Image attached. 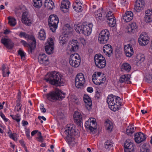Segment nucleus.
<instances>
[{"instance_id": "42", "label": "nucleus", "mask_w": 152, "mask_h": 152, "mask_svg": "<svg viewBox=\"0 0 152 152\" xmlns=\"http://www.w3.org/2000/svg\"><path fill=\"white\" fill-rule=\"evenodd\" d=\"M20 99L18 97L16 101V104L15 108V111H17L19 112L21 110L22 104L20 102Z\"/></svg>"}, {"instance_id": "44", "label": "nucleus", "mask_w": 152, "mask_h": 152, "mask_svg": "<svg viewBox=\"0 0 152 152\" xmlns=\"http://www.w3.org/2000/svg\"><path fill=\"white\" fill-rule=\"evenodd\" d=\"M145 60V56L143 55L139 54L137 55L136 57V61H137V64H140L143 62Z\"/></svg>"}, {"instance_id": "15", "label": "nucleus", "mask_w": 152, "mask_h": 152, "mask_svg": "<svg viewBox=\"0 0 152 152\" xmlns=\"http://www.w3.org/2000/svg\"><path fill=\"white\" fill-rule=\"evenodd\" d=\"M1 42L8 49L12 50L14 47V43L9 38H2L1 39Z\"/></svg>"}, {"instance_id": "9", "label": "nucleus", "mask_w": 152, "mask_h": 152, "mask_svg": "<svg viewBox=\"0 0 152 152\" xmlns=\"http://www.w3.org/2000/svg\"><path fill=\"white\" fill-rule=\"evenodd\" d=\"M110 33L108 30H103L100 32L99 37L98 41L99 43L102 44L106 43L109 40Z\"/></svg>"}, {"instance_id": "39", "label": "nucleus", "mask_w": 152, "mask_h": 152, "mask_svg": "<svg viewBox=\"0 0 152 152\" xmlns=\"http://www.w3.org/2000/svg\"><path fill=\"white\" fill-rule=\"evenodd\" d=\"M46 36L45 31L44 29H41L39 32L38 38L40 40H44Z\"/></svg>"}, {"instance_id": "26", "label": "nucleus", "mask_w": 152, "mask_h": 152, "mask_svg": "<svg viewBox=\"0 0 152 152\" xmlns=\"http://www.w3.org/2000/svg\"><path fill=\"white\" fill-rule=\"evenodd\" d=\"M133 13L130 11L127 12L122 16V19L124 21L128 22L132 20L133 18Z\"/></svg>"}, {"instance_id": "8", "label": "nucleus", "mask_w": 152, "mask_h": 152, "mask_svg": "<svg viewBox=\"0 0 152 152\" xmlns=\"http://www.w3.org/2000/svg\"><path fill=\"white\" fill-rule=\"evenodd\" d=\"M59 22L58 18L56 15H50L48 19V25L53 32L55 31Z\"/></svg>"}, {"instance_id": "13", "label": "nucleus", "mask_w": 152, "mask_h": 152, "mask_svg": "<svg viewBox=\"0 0 152 152\" xmlns=\"http://www.w3.org/2000/svg\"><path fill=\"white\" fill-rule=\"evenodd\" d=\"M54 45L53 39L51 37L48 38L45 46V50L48 54H50L53 53Z\"/></svg>"}, {"instance_id": "56", "label": "nucleus", "mask_w": 152, "mask_h": 152, "mask_svg": "<svg viewBox=\"0 0 152 152\" xmlns=\"http://www.w3.org/2000/svg\"><path fill=\"white\" fill-rule=\"evenodd\" d=\"M44 106L43 104H41L40 105V108L41 112L43 113H45L46 112V110L44 108Z\"/></svg>"}, {"instance_id": "40", "label": "nucleus", "mask_w": 152, "mask_h": 152, "mask_svg": "<svg viewBox=\"0 0 152 152\" xmlns=\"http://www.w3.org/2000/svg\"><path fill=\"white\" fill-rule=\"evenodd\" d=\"M80 4L81 3L78 2H76L74 3L73 7L74 10L76 12H79L82 11V7L81 6Z\"/></svg>"}, {"instance_id": "55", "label": "nucleus", "mask_w": 152, "mask_h": 152, "mask_svg": "<svg viewBox=\"0 0 152 152\" xmlns=\"http://www.w3.org/2000/svg\"><path fill=\"white\" fill-rule=\"evenodd\" d=\"M0 115L2 118L3 119L4 121L6 122L8 121V120L7 118H6L4 115L2 113V112H0Z\"/></svg>"}, {"instance_id": "16", "label": "nucleus", "mask_w": 152, "mask_h": 152, "mask_svg": "<svg viewBox=\"0 0 152 152\" xmlns=\"http://www.w3.org/2000/svg\"><path fill=\"white\" fill-rule=\"evenodd\" d=\"M124 147V152H133L134 148V144L132 141L128 140L125 142Z\"/></svg>"}, {"instance_id": "53", "label": "nucleus", "mask_w": 152, "mask_h": 152, "mask_svg": "<svg viewBox=\"0 0 152 152\" xmlns=\"http://www.w3.org/2000/svg\"><path fill=\"white\" fill-rule=\"evenodd\" d=\"M106 17L107 19L108 18H113L114 17L113 15V14L111 11H109L107 12V14L106 15Z\"/></svg>"}, {"instance_id": "49", "label": "nucleus", "mask_w": 152, "mask_h": 152, "mask_svg": "<svg viewBox=\"0 0 152 152\" xmlns=\"http://www.w3.org/2000/svg\"><path fill=\"white\" fill-rule=\"evenodd\" d=\"M10 116L14 120L16 121L17 122H19L20 120V115L17 114L15 115H11Z\"/></svg>"}, {"instance_id": "10", "label": "nucleus", "mask_w": 152, "mask_h": 152, "mask_svg": "<svg viewBox=\"0 0 152 152\" xmlns=\"http://www.w3.org/2000/svg\"><path fill=\"white\" fill-rule=\"evenodd\" d=\"M81 61L80 57L77 53L72 54L70 57L69 63L70 65L74 67H78Z\"/></svg>"}, {"instance_id": "23", "label": "nucleus", "mask_w": 152, "mask_h": 152, "mask_svg": "<svg viewBox=\"0 0 152 152\" xmlns=\"http://www.w3.org/2000/svg\"><path fill=\"white\" fill-rule=\"evenodd\" d=\"M70 5V3L68 0H63L61 4V9L64 13L67 12Z\"/></svg>"}, {"instance_id": "3", "label": "nucleus", "mask_w": 152, "mask_h": 152, "mask_svg": "<svg viewBox=\"0 0 152 152\" xmlns=\"http://www.w3.org/2000/svg\"><path fill=\"white\" fill-rule=\"evenodd\" d=\"M120 100L121 99L120 97L111 94L107 96V102L110 109L115 111L120 109V106L122 105Z\"/></svg>"}, {"instance_id": "7", "label": "nucleus", "mask_w": 152, "mask_h": 152, "mask_svg": "<svg viewBox=\"0 0 152 152\" xmlns=\"http://www.w3.org/2000/svg\"><path fill=\"white\" fill-rule=\"evenodd\" d=\"M96 66L100 69L104 68L106 65L105 58L101 54H96L94 56Z\"/></svg>"}, {"instance_id": "63", "label": "nucleus", "mask_w": 152, "mask_h": 152, "mask_svg": "<svg viewBox=\"0 0 152 152\" xmlns=\"http://www.w3.org/2000/svg\"><path fill=\"white\" fill-rule=\"evenodd\" d=\"M38 118L39 120H41L42 119L44 121H45L46 120V118H45L43 116H39L38 117Z\"/></svg>"}, {"instance_id": "50", "label": "nucleus", "mask_w": 152, "mask_h": 152, "mask_svg": "<svg viewBox=\"0 0 152 152\" xmlns=\"http://www.w3.org/2000/svg\"><path fill=\"white\" fill-rule=\"evenodd\" d=\"M145 80L146 82L148 83L152 82V75H147L146 76Z\"/></svg>"}, {"instance_id": "2", "label": "nucleus", "mask_w": 152, "mask_h": 152, "mask_svg": "<svg viewBox=\"0 0 152 152\" xmlns=\"http://www.w3.org/2000/svg\"><path fill=\"white\" fill-rule=\"evenodd\" d=\"M46 82L53 85L63 86L64 83V80L63 75L60 73L54 71L48 75L45 79Z\"/></svg>"}, {"instance_id": "34", "label": "nucleus", "mask_w": 152, "mask_h": 152, "mask_svg": "<svg viewBox=\"0 0 152 152\" xmlns=\"http://www.w3.org/2000/svg\"><path fill=\"white\" fill-rule=\"evenodd\" d=\"M106 129L109 132H111L113 128V124L109 120L106 121L104 123Z\"/></svg>"}, {"instance_id": "62", "label": "nucleus", "mask_w": 152, "mask_h": 152, "mask_svg": "<svg viewBox=\"0 0 152 152\" xmlns=\"http://www.w3.org/2000/svg\"><path fill=\"white\" fill-rule=\"evenodd\" d=\"M38 132V130H34L32 132H31V136H34V135L35 134H36L37 132Z\"/></svg>"}, {"instance_id": "52", "label": "nucleus", "mask_w": 152, "mask_h": 152, "mask_svg": "<svg viewBox=\"0 0 152 152\" xmlns=\"http://www.w3.org/2000/svg\"><path fill=\"white\" fill-rule=\"evenodd\" d=\"M38 135L39 136L37 137L38 141L39 142H42L43 141V139L41 132H39L38 133Z\"/></svg>"}, {"instance_id": "41", "label": "nucleus", "mask_w": 152, "mask_h": 152, "mask_svg": "<svg viewBox=\"0 0 152 152\" xmlns=\"http://www.w3.org/2000/svg\"><path fill=\"white\" fill-rule=\"evenodd\" d=\"M1 67L3 76L4 77H8L10 73L8 68L6 67L4 64H3Z\"/></svg>"}, {"instance_id": "17", "label": "nucleus", "mask_w": 152, "mask_h": 152, "mask_svg": "<svg viewBox=\"0 0 152 152\" xmlns=\"http://www.w3.org/2000/svg\"><path fill=\"white\" fill-rule=\"evenodd\" d=\"M22 21L24 24L28 26H30L32 22L31 18L29 17L28 12H24L22 16Z\"/></svg>"}, {"instance_id": "25", "label": "nucleus", "mask_w": 152, "mask_h": 152, "mask_svg": "<svg viewBox=\"0 0 152 152\" xmlns=\"http://www.w3.org/2000/svg\"><path fill=\"white\" fill-rule=\"evenodd\" d=\"M83 100L86 108L90 110L91 109L92 105V101L88 95L85 94L83 97Z\"/></svg>"}, {"instance_id": "12", "label": "nucleus", "mask_w": 152, "mask_h": 152, "mask_svg": "<svg viewBox=\"0 0 152 152\" xmlns=\"http://www.w3.org/2000/svg\"><path fill=\"white\" fill-rule=\"evenodd\" d=\"M96 119L93 118H90L85 122V127L93 132L96 129Z\"/></svg>"}, {"instance_id": "33", "label": "nucleus", "mask_w": 152, "mask_h": 152, "mask_svg": "<svg viewBox=\"0 0 152 152\" xmlns=\"http://www.w3.org/2000/svg\"><path fill=\"white\" fill-rule=\"evenodd\" d=\"M44 5L45 7L48 9H52L54 7V3L51 0H45Z\"/></svg>"}, {"instance_id": "21", "label": "nucleus", "mask_w": 152, "mask_h": 152, "mask_svg": "<svg viewBox=\"0 0 152 152\" xmlns=\"http://www.w3.org/2000/svg\"><path fill=\"white\" fill-rule=\"evenodd\" d=\"M38 61L41 64L46 65L48 64L49 60L48 57L44 53H40L38 57Z\"/></svg>"}, {"instance_id": "32", "label": "nucleus", "mask_w": 152, "mask_h": 152, "mask_svg": "<svg viewBox=\"0 0 152 152\" xmlns=\"http://www.w3.org/2000/svg\"><path fill=\"white\" fill-rule=\"evenodd\" d=\"M79 43L77 40H73L71 42V46L70 50L72 51L75 52L79 48Z\"/></svg>"}, {"instance_id": "1", "label": "nucleus", "mask_w": 152, "mask_h": 152, "mask_svg": "<svg viewBox=\"0 0 152 152\" xmlns=\"http://www.w3.org/2000/svg\"><path fill=\"white\" fill-rule=\"evenodd\" d=\"M75 128V125L71 124H67L66 127L65 128L64 132L66 135L65 139L70 146H73L76 144L73 136L77 135L79 134V131Z\"/></svg>"}, {"instance_id": "45", "label": "nucleus", "mask_w": 152, "mask_h": 152, "mask_svg": "<svg viewBox=\"0 0 152 152\" xmlns=\"http://www.w3.org/2000/svg\"><path fill=\"white\" fill-rule=\"evenodd\" d=\"M137 26L135 23L133 22L130 24L129 27L128 28V32L131 31L134 32V31L137 28Z\"/></svg>"}, {"instance_id": "47", "label": "nucleus", "mask_w": 152, "mask_h": 152, "mask_svg": "<svg viewBox=\"0 0 152 152\" xmlns=\"http://www.w3.org/2000/svg\"><path fill=\"white\" fill-rule=\"evenodd\" d=\"M8 19L9 20L8 23L10 26H14L16 25V23L15 19L9 17H8Z\"/></svg>"}, {"instance_id": "5", "label": "nucleus", "mask_w": 152, "mask_h": 152, "mask_svg": "<svg viewBox=\"0 0 152 152\" xmlns=\"http://www.w3.org/2000/svg\"><path fill=\"white\" fill-rule=\"evenodd\" d=\"M65 94L61 90L58 91H51L45 95L48 101L53 102L57 100H62L65 98Z\"/></svg>"}, {"instance_id": "24", "label": "nucleus", "mask_w": 152, "mask_h": 152, "mask_svg": "<svg viewBox=\"0 0 152 152\" xmlns=\"http://www.w3.org/2000/svg\"><path fill=\"white\" fill-rule=\"evenodd\" d=\"M124 51L127 57H131L134 53L132 45L130 44L125 45Z\"/></svg>"}, {"instance_id": "48", "label": "nucleus", "mask_w": 152, "mask_h": 152, "mask_svg": "<svg viewBox=\"0 0 152 152\" xmlns=\"http://www.w3.org/2000/svg\"><path fill=\"white\" fill-rule=\"evenodd\" d=\"M134 129L132 126H128L126 129V132L127 135H129L134 132Z\"/></svg>"}, {"instance_id": "58", "label": "nucleus", "mask_w": 152, "mask_h": 152, "mask_svg": "<svg viewBox=\"0 0 152 152\" xmlns=\"http://www.w3.org/2000/svg\"><path fill=\"white\" fill-rule=\"evenodd\" d=\"M8 134H9V137L11 139H13L14 140H15V137L14 136V135L13 134L11 133L10 134V132H8Z\"/></svg>"}, {"instance_id": "35", "label": "nucleus", "mask_w": 152, "mask_h": 152, "mask_svg": "<svg viewBox=\"0 0 152 152\" xmlns=\"http://www.w3.org/2000/svg\"><path fill=\"white\" fill-rule=\"evenodd\" d=\"M113 142L107 140L104 143V146L106 149L108 150H112L113 149Z\"/></svg>"}, {"instance_id": "54", "label": "nucleus", "mask_w": 152, "mask_h": 152, "mask_svg": "<svg viewBox=\"0 0 152 152\" xmlns=\"http://www.w3.org/2000/svg\"><path fill=\"white\" fill-rule=\"evenodd\" d=\"M27 34L25 32L21 31L19 35L20 37H23L26 39Z\"/></svg>"}, {"instance_id": "28", "label": "nucleus", "mask_w": 152, "mask_h": 152, "mask_svg": "<svg viewBox=\"0 0 152 152\" xmlns=\"http://www.w3.org/2000/svg\"><path fill=\"white\" fill-rule=\"evenodd\" d=\"M75 122L78 125H80L81 123L82 115L81 113L75 112L74 115Z\"/></svg>"}, {"instance_id": "36", "label": "nucleus", "mask_w": 152, "mask_h": 152, "mask_svg": "<svg viewBox=\"0 0 152 152\" xmlns=\"http://www.w3.org/2000/svg\"><path fill=\"white\" fill-rule=\"evenodd\" d=\"M107 22L109 26L111 27H114L116 24V20L115 18H108L107 19Z\"/></svg>"}, {"instance_id": "60", "label": "nucleus", "mask_w": 152, "mask_h": 152, "mask_svg": "<svg viewBox=\"0 0 152 152\" xmlns=\"http://www.w3.org/2000/svg\"><path fill=\"white\" fill-rule=\"evenodd\" d=\"M22 124L23 126H25L26 125H27L28 124V123L27 121L23 120L22 122Z\"/></svg>"}, {"instance_id": "64", "label": "nucleus", "mask_w": 152, "mask_h": 152, "mask_svg": "<svg viewBox=\"0 0 152 152\" xmlns=\"http://www.w3.org/2000/svg\"><path fill=\"white\" fill-rule=\"evenodd\" d=\"M26 135L27 137L28 138H30V134H29V132L28 131H26Z\"/></svg>"}, {"instance_id": "43", "label": "nucleus", "mask_w": 152, "mask_h": 152, "mask_svg": "<svg viewBox=\"0 0 152 152\" xmlns=\"http://www.w3.org/2000/svg\"><path fill=\"white\" fill-rule=\"evenodd\" d=\"M131 66L130 65L127 63H124L122 65L121 69L123 71H126L129 72L131 69Z\"/></svg>"}, {"instance_id": "6", "label": "nucleus", "mask_w": 152, "mask_h": 152, "mask_svg": "<svg viewBox=\"0 0 152 152\" xmlns=\"http://www.w3.org/2000/svg\"><path fill=\"white\" fill-rule=\"evenodd\" d=\"M92 80L94 84L100 85L105 82V76L100 72H95L92 76Z\"/></svg>"}, {"instance_id": "11", "label": "nucleus", "mask_w": 152, "mask_h": 152, "mask_svg": "<svg viewBox=\"0 0 152 152\" xmlns=\"http://www.w3.org/2000/svg\"><path fill=\"white\" fill-rule=\"evenodd\" d=\"M86 80L84 75L82 73L77 74L75 78V83L76 87L77 88L83 86Z\"/></svg>"}, {"instance_id": "4", "label": "nucleus", "mask_w": 152, "mask_h": 152, "mask_svg": "<svg viewBox=\"0 0 152 152\" xmlns=\"http://www.w3.org/2000/svg\"><path fill=\"white\" fill-rule=\"evenodd\" d=\"M93 25L92 23H89L88 25L82 24H78L75 26V28L76 32L80 33L81 32L85 36H88L91 32Z\"/></svg>"}, {"instance_id": "59", "label": "nucleus", "mask_w": 152, "mask_h": 152, "mask_svg": "<svg viewBox=\"0 0 152 152\" xmlns=\"http://www.w3.org/2000/svg\"><path fill=\"white\" fill-rule=\"evenodd\" d=\"M88 92L91 93L93 91V88L91 87H88L87 89Z\"/></svg>"}, {"instance_id": "51", "label": "nucleus", "mask_w": 152, "mask_h": 152, "mask_svg": "<svg viewBox=\"0 0 152 152\" xmlns=\"http://www.w3.org/2000/svg\"><path fill=\"white\" fill-rule=\"evenodd\" d=\"M18 54L21 56V59L24 60L25 58V55L24 52L22 50H20L18 51Z\"/></svg>"}, {"instance_id": "27", "label": "nucleus", "mask_w": 152, "mask_h": 152, "mask_svg": "<svg viewBox=\"0 0 152 152\" xmlns=\"http://www.w3.org/2000/svg\"><path fill=\"white\" fill-rule=\"evenodd\" d=\"M113 49L111 46L109 44L105 45L103 47V51L108 56H110L113 53Z\"/></svg>"}, {"instance_id": "30", "label": "nucleus", "mask_w": 152, "mask_h": 152, "mask_svg": "<svg viewBox=\"0 0 152 152\" xmlns=\"http://www.w3.org/2000/svg\"><path fill=\"white\" fill-rule=\"evenodd\" d=\"M130 75H122L119 79V82L121 83H129L131 82L129 81Z\"/></svg>"}, {"instance_id": "29", "label": "nucleus", "mask_w": 152, "mask_h": 152, "mask_svg": "<svg viewBox=\"0 0 152 152\" xmlns=\"http://www.w3.org/2000/svg\"><path fill=\"white\" fill-rule=\"evenodd\" d=\"M145 21L147 23L151 21L152 19V10L148 9L145 12Z\"/></svg>"}, {"instance_id": "61", "label": "nucleus", "mask_w": 152, "mask_h": 152, "mask_svg": "<svg viewBox=\"0 0 152 152\" xmlns=\"http://www.w3.org/2000/svg\"><path fill=\"white\" fill-rule=\"evenodd\" d=\"M95 97L97 99H99L100 98V95L99 92L97 91L96 94V95L95 96Z\"/></svg>"}, {"instance_id": "18", "label": "nucleus", "mask_w": 152, "mask_h": 152, "mask_svg": "<svg viewBox=\"0 0 152 152\" xmlns=\"http://www.w3.org/2000/svg\"><path fill=\"white\" fill-rule=\"evenodd\" d=\"M103 11L102 9H100L95 11L94 13V16L97 22H101L104 20V17L102 15Z\"/></svg>"}, {"instance_id": "57", "label": "nucleus", "mask_w": 152, "mask_h": 152, "mask_svg": "<svg viewBox=\"0 0 152 152\" xmlns=\"http://www.w3.org/2000/svg\"><path fill=\"white\" fill-rule=\"evenodd\" d=\"M79 40L83 45H85L86 44V41L83 38L80 37L79 38Z\"/></svg>"}, {"instance_id": "46", "label": "nucleus", "mask_w": 152, "mask_h": 152, "mask_svg": "<svg viewBox=\"0 0 152 152\" xmlns=\"http://www.w3.org/2000/svg\"><path fill=\"white\" fill-rule=\"evenodd\" d=\"M33 2L34 6L37 8H40L42 6L41 0H33Z\"/></svg>"}, {"instance_id": "19", "label": "nucleus", "mask_w": 152, "mask_h": 152, "mask_svg": "<svg viewBox=\"0 0 152 152\" xmlns=\"http://www.w3.org/2000/svg\"><path fill=\"white\" fill-rule=\"evenodd\" d=\"M146 138L145 135L141 132L136 133L134 135L135 142L140 143L145 140Z\"/></svg>"}, {"instance_id": "22", "label": "nucleus", "mask_w": 152, "mask_h": 152, "mask_svg": "<svg viewBox=\"0 0 152 152\" xmlns=\"http://www.w3.org/2000/svg\"><path fill=\"white\" fill-rule=\"evenodd\" d=\"M68 37L66 34H63L59 37L58 41L60 45L62 46H66L68 42Z\"/></svg>"}, {"instance_id": "14", "label": "nucleus", "mask_w": 152, "mask_h": 152, "mask_svg": "<svg viewBox=\"0 0 152 152\" xmlns=\"http://www.w3.org/2000/svg\"><path fill=\"white\" fill-rule=\"evenodd\" d=\"M149 38L145 33H142L138 38V42L141 46H144L147 45L149 42Z\"/></svg>"}, {"instance_id": "37", "label": "nucleus", "mask_w": 152, "mask_h": 152, "mask_svg": "<svg viewBox=\"0 0 152 152\" xmlns=\"http://www.w3.org/2000/svg\"><path fill=\"white\" fill-rule=\"evenodd\" d=\"M20 43L23 44L24 47H27L29 48L28 50V53L29 54L31 53L33 50H34V48L32 47H31V45L30 43H28L24 40H21L20 41Z\"/></svg>"}, {"instance_id": "31", "label": "nucleus", "mask_w": 152, "mask_h": 152, "mask_svg": "<svg viewBox=\"0 0 152 152\" xmlns=\"http://www.w3.org/2000/svg\"><path fill=\"white\" fill-rule=\"evenodd\" d=\"M26 39H27L28 41H30L31 43H29L31 45V47H32L34 49L36 47V39L34 36L32 35L28 34Z\"/></svg>"}, {"instance_id": "20", "label": "nucleus", "mask_w": 152, "mask_h": 152, "mask_svg": "<svg viewBox=\"0 0 152 152\" xmlns=\"http://www.w3.org/2000/svg\"><path fill=\"white\" fill-rule=\"evenodd\" d=\"M145 7V2L143 0H137L134 7V10L137 12L142 10Z\"/></svg>"}, {"instance_id": "38", "label": "nucleus", "mask_w": 152, "mask_h": 152, "mask_svg": "<svg viewBox=\"0 0 152 152\" xmlns=\"http://www.w3.org/2000/svg\"><path fill=\"white\" fill-rule=\"evenodd\" d=\"M140 152H150L149 145L146 143L144 144L140 148Z\"/></svg>"}]
</instances>
